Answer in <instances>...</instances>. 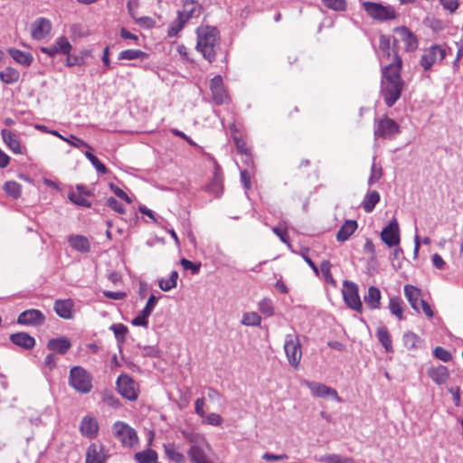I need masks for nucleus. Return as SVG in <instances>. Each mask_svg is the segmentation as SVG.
I'll use <instances>...</instances> for the list:
<instances>
[{"instance_id": "1", "label": "nucleus", "mask_w": 463, "mask_h": 463, "mask_svg": "<svg viewBox=\"0 0 463 463\" xmlns=\"http://www.w3.org/2000/svg\"><path fill=\"white\" fill-rule=\"evenodd\" d=\"M393 61L383 69L381 94L385 104L391 108L400 99L404 82L401 77L402 60L392 49Z\"/></svg>"}, {"instance_id": "2", "label": "nucleus", "mask_w": 463, "mask_h": 463, "mask_svg": "<svg viewBox=\"0 0 463 463\" xmlns=\"http://www.w3.org/2000/svg\"><path fill=\"white\" fill-rule=\"evenodd\" d=\"M196 50L206 61L213 62L220 49L219 31L209 25L200 26L196 29Z\"/></svg>"}, {"instance_id": "3", "label": "nucleus", "mask_w": 463, "mask_h": 463, "mask_svg": "<svg viewBox=\"0 0 463 463\" xmlns=\"http://www.w3.org/2000/svg\"><path fill=\"white\" fill-rule=\"evenodd\" d=\"M362 6L370 18L381 23L394 20L398 16L395 8L390 5L364 1Z\"/></svg>"}, {"instance_id": "4", "label": "nucleus", "mask_w": 463, "mask_h": 463, "mask_svg": "<svg viewBox=\"0 0 463 463\" xmlns=\"http://www.w3.org/2000/svg\"><path fill=\"white\" fill-rule=\"evenodd\" d=\"M69 384L80 393H89L92 389V376L81 366H73L70 370Z\"/></svg>"}, {"instance_id": "5", "label": "nucleus", "mask_w": 463, "mask_h": 463, "mask_svg": "<svg viewBox=\"0 0 463 463\" xmlns=\"http://www.w3.org/2000/svg\"><path fill=\"white\" fill-rule=\"evenodd\" d=\"M284 351L289 365L295 369L298 368L302 357V348L297 335L288 334L286 335Z\"/></svg>"}, {"instance_id": "6", "label": "nucleus", "mask_w": 463, "mask_h": 463, "mask_svg": "<svg viewBox=\"0 0 463 463\" xmlns=\"http://www.w3.org/2000/svg\"><path fill=\"white\" fill-rule=\"evenodd\" d=\"M112 431L114 437L120 441L123 447L132 448L138 441L137 431L123 421H116L113 424Z\"/></svg>"}, {"instance_id": "7", "label": "nucleus", "mask_w": 463, "mask_h": 463, "mask_svg": "<svg viewBox=\"0 0 463 463\" xmlns=\"http://www.w3.org/2000/svg\"><path fill=\"white\" fill-rule=\"evenodd\" d=\"M342 294L344 301L349 308L359 313L363 312V303L357 284L350 280H344Z\"/></svg>"}, {"instance_id": "8", "label": "nucleus", "mask_w": 463, "mask_h": 463, "mask_svg": "<svg viewBox=\"0 0 463 463\" xmlns=\"http://www.w3.org/2000/svg\"><path fill=\"white\" fill-rule=\"evenodd\" d=\"M400 132L399 125L392 118L384 117L374 121V137L392 139Z\"/></svg>"}, {"instance_id": "9", "label": "nucleus", "mask_w": 463, "mask_h": 463, "mask_svg": "<svg viewBox=\"0 0 463 463\" xmlns=\"http://www.w3.org/2000/svg\"><path fill=\"white\" fill-rule=\"evenodd\" d=\"M445 57V48L439 44H433L424 50L420 64L424 71H428L434 64L441 62Z\"/></svg>"}, {"instance_id": "10", "label": "nucleus", "mask_w": 463, "mask_h": 463, "mask_svg": "<svg viewBox=\"0 0 463 463\" xmlns=\"http://www.w3.org/2000/svg\"><path fill=\"white\" fill-rule=\"evenodd\" d=\"M118 392L129 401H135L138 397L137 383L128 374H120L117 380Z\"/></svg>"}, {"instance_id": "11", "label": "nucleus", "mask_w": 463, "mask_h": 463, "mask_svg": "<svg viewBox=\"0 0 463 463\" xmlns=\"http://www.w3.org/2000/svg\"><path fill=\"white\" fill-rule=\"evenodd\" d=\"M303 384L306 385L310 390L311 394L315 397H330L338 402H341V398L339 397L336 390H335L334 388L326 386V384H323L321 383L310 382L307 380H305L303 382Z\"/></svg>"}, {"instance_id": "12", "label": "nucleus", "mask_w": 463, "mask_h": 463, "mask_svg": "<svg viewBox=\"0 0 463 463\" xmlns=\"http://www.w3.org/2000/svg\"><path fill=\"white\" fill-rule=\"evenodd\" d=\"M381 240L389 247L399 245L401 241L399 224L395 219L386 225L380 234Z\"/></svg>"}, {"instance_id": "13", "label": "nucleus", "mask_w": 463, "mask_h": 463, "mask_svg": "<svg viewBox=\"0 0 463 463\" xmlns=\"http://www.w3.org/2000/svg\"><path fill=\"white\" fill-rule=\"evenodd\" d=\"M210 90L215 104L222 105L229 100V95L224 88L222 78L220 75L211 80Z\"/></svg>"}, {"instance_id": "14", "label": "nucleus", "mask_w": 463, "mask_h": 463, "mask_svg": "<svg viewBox=\"0 0 463 463\" xmlns=\"http://www.w3.org/2000/svg\"><path fill=\"white\" fill-rule=\"evenodd\" d=\"M45 322V316L39 309H27L22 312L18 318L17 323L23 326H38L43 325Z\"/></svg>"}, {"instance_id": "15", "label": "nucleus", "mask_w": 463, "mask_h": 463, "mask_svg": "<svg viewBox=\"0 0 463 463\" xmlns=\"http://www.w3.org/2000/svg\"><path fill=\"white\" fill-rule=\"evenodd\" d=\"M1 136L6 146L14 154L24 155L26 153V147L21 144V141L15 133L4 128L1 130Z\"/></svg>"}, {"instance_id": "16", "label": "nucleus", "mask_w": 463, "mask_h": 463, "mask_svg": "<svg viewBox=\"0 0 463 463\" xmlns=\"http://www.w3.org/2000/svg\"><path fill=\"white\" fill-rule=\"evenodd\" d=\"M71 44L68 39L64 36H61L56 39L52 45L42 47L41 52L49 55L50 57H54L58 53L69 54L71 51Z\"/></svg>"}, {"instance_id": "17", "label": "nucleus", "mask_w": 463, "mask_h": 463, "mask_svg": "<svg viewBox=\"0 0 463 463\" xmlns=\"http://www.w3.org/2000/svg\"><path fill=\"white\" fill-rule=\"evenodd\" d=\"M399 33L402 41L404 43V49L406 52H414L419 45L417 36L407 27L400 26L394 29Z\"/></svg>"}, {"instance_id": "18", "label": "nucleus", "mask_w": 463, "mask_h": 463, "mask_svg": "<svg viewBox=\"0 0 463 463\" xmlns=\"http://www.w3.org/2000/svg\"><path fill=\"white\" fill-rule=\"evenodd\" d=\"M107 455L102 445L92 443L89 446L85 463H105Z\"/></svg>"}, {"instance_id": "19", "label": "nucleus", "mask_w": 463, "mask_h": 463, "mask_svg": "<svg viewBox=\"0 0 463 463\" xmlns=\"http://www.w3.org/2000/svg\"><path fill=\"white\" fill-rule=\"evenodd\" d=\"M51 22L46 18H39L32 24V37L34 40L45 38L51 32Z\"/></svg>"}, {"instance_id": "20", "label": "nucleus", "mask_w": 463, "mask_h": 463, "mask_svg": "<svg viewBox=\"0 0 463 463\" xmlns=\"http://www.w3.org/2000/svg\"><path fill=\"white\" fill-rule=\"evenodd\" d=\"M11 342L22 348L30 350L35 345V339L25 332H19L10 335Z\"/></svg>"}, {"instance_id": "21", "label": "nucleus", "mask_w": 463, "mask_h": 463, "mask_svg": "<svg viewBox=\"0 0 463 463\" xmlns=\"http://www.w3.org/2000/svg\"><path fill=\"white\" fill-rule=\"evenodd\" d=\"M404 295L409 301L411 307L416 311L420 312L419 304L421 298V290L412 285L404 286Z\"/></svg>"}, {"instance_id": "22", "label": "nucleus", "mask_w": 463, "mask_h": 463, "mask_svg": "<svg viewBox=\"0 0 463 463\" xmlns=\"http://www.w3.org/2000/svg\"><path fill=\"white\" fill-rule=\"evenodd\" d=\"M427 373L431 380L439 385L444 384L449 376L448 368L441 364L429 368Z\"/></svg>"}, {"instance_id": "23", "label": "nucleus", "mask_w": 463, "mask_h": 463, "mask_svg": "<svg viewBox=\"0 0 463 463\" xmlns=\"http://www.w3.org/2000/svg\"><path fill=\"white\" fill-rule=\"evenodd\" d=\"M71 343L69 338L65 336L52 338L47 343V348L52 352L64 354L71 348Z\"/></svg>"}, {"instance_id": "24", "label": "nucleus", "mask_w": 463, "mask_h": 463, "mask_svg": "<svg viewBox=\"0 0 463 463\" xmlns=\"http://www.w3.org/2000/svg\"><path fill=\"white\" fill-rule=\"evenodd\" d=\"M73 302L71 299H59L54 302L56 314L63 319L72 318Z\"/></svg>"}, {"instance_id": "25", "label": "nucleus", "mask_w": 463, "mask_h": 463, "mask_svg": "<svg viewBox=\"0 0 463 463\" xmlns=\"http://www.w3.org/2000/svg\"><path fill=\"white\" fill-rule=\"evenodd\" d=\"M382 294L377 287L371 286L367 294L364 296V300L370 309H378L381 307Z\"/></svg>"}, {"instance_id": "26", "label": "nucleus", "mask_w": 463, "mask_h": 463, "mask_svg": "<svg viewBox=\"0 0 463 463\" xmlns=\"http://www.w3.org/2000/svg\"><path fill=\"white\" fill-rule=\"evenodd\" d=\"M70 246L81 253H87L90 250V243L83 235H71L68 238Z\"/></svg>"}, {"instance_id": "27", "label": "nucleus", "mask_w": 463, "mask_h": 463, "mask_svg": "<svg viewBox=\"0 0 463 463\" xmlns=\"http://www.w3.org/2000/svg\"><path fill=\"white\" fill-rule=\"evenodd\" d=\"M178 14L188 22L191 18L199 16L200 5L194 0H185L183 9L178 12Z\"/></svg>"}, {"instance_id": "28", "label": "nucleus", "mask_w": 463, "mask_h": 463, "mask_svg": "<svg viewBox=\"0 0 463 463\" xmlns=\"http://www.w3.org/2000/svg\"><path fill=\"white\" fill-rule=\"evenodd\" d=\"M357 229V222L356 221L353 220H347L345 222V223L341 226L339 231L336 233V240L338 241H347L350 236L356 231Z\"/></svg>"}, {"instance_id": "29", "label": "nucleus", "mask_w": 463, "mask_h": 463, "mask_svg": "<svg viewBox=\"0 0 463 463\" xmlns=\"http://www.w3.org/2000/svg\"><path fill=\"white\" fill-rule=\"evenodd\" d=\"M99 430L98 422L91 417H84L80 423V431L84 436L93 438Z\"/></svg>"}, {"instance_id": "30", "label": "nucleus", "mask_w": 463, "mask_h": 463, "mask_svg": "<svg viewBox=\"0 0 463 463\" xmlns=\"http://www.w3.org/2000/svg\"><path fill=\"white\" fill-rule=\"evenodd\" d=\"M8 53L17 63L25 67L30 66L33 61V57L30 52H23L15 48H10Z\"/></svg>"}, {"instance_id": "31", "label": "nucleus", "mask_w": 463, "mask_h": 463, "mask_svg": "<svg viewBox=\"0 0 463 463\" xmlns=\"http://www.w3.org/2000/svg\"><path fill=\"white\" fill-rule=\"evenodd\" d=\"M188 456L194 463H212L204 450L198 444L191 446L188 450Z\"/></svg>"}, {"instance_id": "32", "label": "nucleus", "mask_w": 463, "mask_h": 463, "mask_svg": "<svg viewBox=\"0 0 463 463\" xmlns=\"http://www.w3.org/2000/svg\"><path fill=\"white\" fill-rule=\"evenodd\" d=\"M82 188L83 187L81 185H77V190L79 192H71L68 194V198L76 205L90 208L91 206V203L86 198V194L82 191Z\"/></svg>"}, {"instance_id": "33", "label": "nucleus", "mask_w": 463, "mask_h": 463, "mask_svg": "<svg viewBox=\"0 0 463 463\" xmlns=\"http://www.w3.org/2000/svg\"><path fill=\"white\" fill-rule=\"evenodd\" d=\"M376 336L386 352H392V338L386 326H379L376 330Z\"/></svg>"}, {"instance_id": "34", "label": "nucleus", "mask_w": 463, "mask_h": 463, "mask_svg": "<svg viewBox=\"0 0 463 463\" xmlns=\"http://www.w3.org/2000/svg\"><path fill=\"white\" fill-rule=\"evenodd\" d=\"M380 201V194L377 191H370L363 201V209L365 213H371Z\"/></svg>"}, {"instance_id": "35", "label": "nucleus", "mask_w": 463, "mask_h": 463, "mask_svg": "<svg viewBox=\"0 0 463 463\" xmlns=\"http://www.w3.org/2000/svg\"><path fill=\"white\" fill-rule=\"evenodd\" d=\"M20 79V72L12 67H6L0 71V80L5 84L16 83Z\"/></svg>"}, {"instance_id": "36", "label": "nucleus", "mask_w": 463, "mask_h": 463, "mask_svg": "<svg viewBox=\"0 0 463 463\" xmlns=\"http://www.w3.org/2000/svg\"><path fill=\"white\" fill-rule=\"evenodd\" d=\"M402 299L398 297H392L389 301L390 312L395 316L399 320L403 318V308Z\"/></svg>"}, {"instance_id": "37", "label": "nucleus", "mask_w": 463, "mask_h": 463, "mask_svg": "<svg viewBox=\"0 0 463 463\" xmlns=\"http://www.w3.org/2000/svg\"><path fill=\"white\" fill-rule=\"evenodd\" d=\"M135 459L138 463H154L157 460V454L153 449H146L135 454Z\"/></svg>"}, {"instance_id": "38", "label": "nucleus", "mask_w": 463, "mask_h": 463, "mask_svg": "<svg viewBox=\"0 0 463 463\" xmlns=\"http://www.w3.org/2000/svg\"><path fill=\"white\" fill-rule=\"evenodd\" d=\"M402 340L404 346L408 349H417L421 345L420 337L412 332L405 333L403 335Z\"/></svg>"}, {"instance_id": "39", "label": "nucleus", "mask_w": 463, "mask_h": 463, "mask_svg": "<svg viewBox=\"0 0 463 463\" xmlns=\"http://www.w3.org/2000/svg\"><path fill=\"white\" fill-rule=\"evenodd\" d=\"M187 21L177 14V17L173 21L168 28L167 35L169 37H175L183 30Z\"/></svg>"}, {"instance_id": "40", "label": "nucleus", "mask_w": 463, "mask_h": 463, "mask_svg": "<svg viewBox=\"0 0 463 463\" xmlns=\"http://www.w3.org/2000/svg\"><path fill=\"white\" fill-rule=\"evenodd\" d=\"M165 455L175 463H183L184 461V455L177 451L174 444L168 443L164 445Z\"/></svg>"}, {"instance_id": "41", "label": "nucleus", "mask_w": 463, "mask_h": 463, "mask_svg": "<svg viewBox=\"0 0 463 463\" xmlns=\"http://www.w3.org/2000/svg\"><path fill=\"white\" fill-rule=\"evenodd\" d=\"M147 57V54L140 50L128 49L120 52L118 55L119 60H144Z\"/></svg>"}, {"instance_id": "42", "label": "nucleus", "mask_w": 463, "mask_h": 463, "mask_svg": "<svg viewBox=\"0 0 463 463\" xmlns=\"http://www.w3.org/2000/svg\"><path fill=\"white\" fill-rule=\"evenodd\" d=\"M3 188L5 194L14 199L21 195V185L15 181H7Z\"/></svg>"}, {"instance_id": "43", "label": "nucleus", "mask_w": 463, "mask_h": 463, "mask_svg": "<svg viewBox=\"0 0 463 463\" xmlns=\"http://www.w3.org/2000/svg\"><path fill=\"white\" fill-rule=\"evenodd\" d=\"M261 323L260 316L256 312L244 313L241 318V324L244 326H260Z\"/></svg>"}, {"instance_id": "44", "label": "nucleus", "mask_w": 463, "mask_h": 463, "mask_svg": "<svg viewBox=\"0 0 463 463\" xmlns=\"http://www.w3.org/2000/svg\"><path fill=\"white\" fill-rule=\"evenodd\" d=\"M85 156L90 160L91 165L96 168V170L101 174H107L108 168L107 166L99 161V159L94 156L91 152L86 151L84 153Z\"/></svg>"}, {"instance_id": "45", "label": "nucleus", "mask_w": 463, "mask_h": 463, "mask_svg": "<svg viewBox=\"0 0 463 463\" xmlns=\"http://www.w3.org/2000/svg\"><path fill=\"white\" fill-rule=\"evenodd\" d=\"M379 49L384 56L390 57L392 54L391 50V36L382 34L379 37Z\"/></svg>"}, {"instance_id": "46", "label": "nucleus", "mask_w": 463, "mask_h": 463, "mask_svg": "<svg viewBox=\"0 0 463 463\" xmlns=\"http://www.w3.org/2000/svg\"><path fill=\"white\" fill-rule=\"evenodd\" d=\"M319 270L323 273L327 283L335 285V280L331 273V263L328 260H323L321 262Z\"/></svg>"}, {"instance_id": "47", "label": "nucleus", "mask_w": 463, "mask_h": 463, "mask_svg": "<svg viewBox=\"0 0 463 463\" xmlns=\"http://www.w3.org/2000/svg\"><path fill=\"white\" fill-rule=\"evenodd\" d=\"M259 309L266 317H271L274 314L273 303L269 298H264L259 302Z\"/></svg>"}, {"instance_id": "48", "label": "nucleus", "mask_w": 463, "mask_h": 463, "mask_svg": "<svg viewBox=\"0 0 463 463\" xmlns=\"http://www.w3.org/2000/svg\"><path fill=\"white\" fill-rule=\"evenodd\" d=\"M325 6L335 11H344L346 8L345 0H322Z\"/></svg>"}, {"instance_id": "49", "label": "nucleus", "mask_w": 463, "mask_h": 463, "mask_svg": "<svg viewBox=\"0 0 463 463\" xmlns=\"http://www.w3.org/2000/svg\"><path fill=\"white\" fill-rule=\"evenodd\" d=\"M383 175V170H382V167L379 166L377 167L376 166V164H375V158H373V165H372V167H371V175L368 178V184L369 185H372L374 183H376Z\"/></svg>"}, {"instance_id": "50", "label": "nucleus", "mask_w": 463, "mask_h": 463, "mask_svg": "<svg viewBox=\"0 0 463 463\" xmlns=\"http://www.w3.org/2000/svg\"><path fill=\"white\" fill-rule=\"evenodd\" d=\"M110 329L113 331L118 342L122 343L128 332V327L122 324H114Z\"/></svg>"}, {"instance_id": "51", "label": "nucleus", "mask_w": 463, "mask_h": 463, "mask_svg": "<svg viewBox=\"0 0 463 463\" xmlns=\"http://www.w3.org/2000/svg\"><path fill=\"white\" fill-rule=\"evenodd\" d=\"M150 315L151 314L149 312L145 313V309L143 308V310L132 320V325L136 326L147 327V317Z\"/></svg>"}, {"instance_id": "52", "label": "nucleus", "mask_w": 463, "mask_h": 463, "mask_svg": "<svg viewBox=\"0 0 463 463\" xmlns=\"http://www.w3.org/2000/svg\"><path fill=\"white\" fill-rule=\"evenodd\" d=\"M62 140H64L65 142H67L68 144H70L71 146H72L74 147L80 148V147L83 146V147H87V148L90 149V146H89V144H87L85 141L78 138L77 137H75L73 135H71L69 137H63Z\"/></svg>"}, {"instance_id": "53", "label": "nucleus", "mask_w": 463, "mask_h": 463, "mask_svg": "<svg viewBox=\"0 0 463 463\" xmlns=\"http://www.w3.org/2000/svg\"><path fill=\"white\" fill-rule=\"evenodd\" d=\"M180 263L185 270H191L193 274H197L200 271L201 263H194L184 258L180 260Z\"/></svg>"}, {"instance_id": "54", "label": "nucleus", "mask_w": 463, "mask_h": 463, "mask_svg": "<svg viewBox=\"0 0 463 463\" xmlns=\"http://www.w3.org/2000/svg\"><path fill=\"white\" fill-rule=\"evenodd\" d=\"M433 354H434L436 358H438L439 360H440L442 362H449L452 358L450 353L449 351H447L446 349H444L443 347H440V346H437L434 349Z\"/></svg>"}, {"instance_id": "55", "label": "nucleus", "mask_w": 463, "mask_h": 463, "mask_svg": "<svg viewBox=\"0 0 463 463\" xmlns=\"http://www.w3.org/2000/svg\"><path fill=\"white\" fill-rule=\"evenodd\" d=\"M236 149L239 153H241L243 156L250 159V155L248 153V149L246 147V143L240 137H234L233 138Z\"/></svg>"}, {"instance_id": "56", "label": "nucleus", "mask_w": 463, "mask_h": 463, "mask_svg": "<svg viewBox=\"0 0 463 463\" xmlns=\"http://www.w3.org/2000/svg\"><path fill=\"white\" fill-rule=\"evenodd\" d=\"M107 204L109 206L112 210L118 213H124L125 208L121 203H119L117 199L113 197H109L107 199Z\"/></svg>"}, {"instance_id": "57", "label": "nucleus", "mask_w": 463, "mask_h": 463, "mask_svg": "<svg viewBox=\"0 0 463 463\" xmlns=\"http://www.w3.org/2000/svg\"><path fill=\"white\" fill-rule=\"evenodd\" d=\"M109 187L111 189V191L118 196L119 197L120 199L126 201L128 203H131V199L130 197L122 190L120 189L119 187H118L117 185L113 184H109Z\"/></svg>"}, {"instance_id": "58", "label": "nucleus", "mask_w": 463, "mask_h": 463, "mask_svg": "<svg viewBox=\"0 0 463 463\" xmlns=\"http://www.w3.org/2000/svg\"><path fill=\"white\" fill-rule=\"evenodd\" d=\"M322 463H341V456L336 454H327L318 458Z\"/></svg>"}, {"instance_id": "59", "label": "nucleus", "mask_w": 463, "mask_h": 463, "mask_svg": "<svg viewBox=\"0 0 463 463\" xmlns=\"http://www.w3.org/2000/svg\"><path fill=\"white\" fill-rule=\"evenodd\" d=\"M222 422V418L217 413H210L206 416V423L212 426H219Z\"/></svg>"}, {"instance_id": "60", "label": "nucleus", "mask_w": 463, "mask_h": 463, "mask_svg": "<svg viewBox=\"0 0 463 463\" xmlns=\"http://www.w3.org/2000/svg\"><path fill=\"white\" fill-rule=\"evenodd\" d=\"M439 2L444 9L451 13L455 12L458 7V0H439Z\"/></svg>"}, {"instance_id": "61", "label": "nucleus", "mask_w": 463, "mask_h": 463, "mask_svg": "<svg viewBox=\"0 0 463 463\" xmlns=\"http://www.w3.org/2000/svg\"><path fill=\"white\" fill-rule=\"evenodd\" d=\"M158 287L163 291H170L171 289L175 288V286L174 283L170 280V279H161L158 280Z\"/></svg>"}, {"instance_id": "62", "label": "nucleus", "mask_w": 463, "mask_h": 463, "mask_svg": "<svg viewBox=\"0 0 463 463\" xmlns=\"http://www.w3.org/2000/svg\"><path fill=\"white\" fill-rule=\"evenodd\" d=\"M420 311L422 310V312L429 317L432 318L434 316L433 310L429 303H427L425 300L420 299V302L419 304Z\"/></svg>"}, {"instance_id": "63", "label": "nucleus", "mask_w": 463, "mask_h": 463, "mask_svg": "<svg viewBox=\"0 0 463 463\" xmlns=\"http://www.w3.org/2000/svg\"><path fill=\"white\" fill-rule=\"evenodd\" d=\"M135 20L138 24L146 28H151L155 24V21L149 16H137Z\"/></svg>"}, {"instance_id": "64", "label": "nucleus", "mask_w": 463, "mask_h": 463, "mask_svg": "<svg viewBox=\"0 0 463 463\" xmlns=\"http://www.w3.org/2000/svg\"><path fill=\"white\" fill-rule=\"evenodd\" d=\"M128 11L130 16L134 19L137 17V11L138 8L137 0H129L127 4Z\"/></svg>"}]
</instances>
